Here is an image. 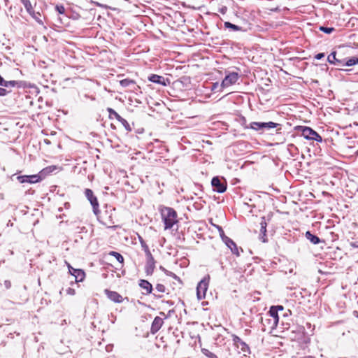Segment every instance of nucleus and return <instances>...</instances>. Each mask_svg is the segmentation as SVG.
<instances>
[{
  "label": "nucleus",
  "mask_w": 358,
  "mask_h": 358,
  "mask_svg": "<svg viewBox=\"0 0 358 358\" xmlns=\"http://www.w3.org/2000/svg\"><path fill=\"white\" fill-rule=\"evenodd\" d=\"M305 236L310 243H312L314 245H317L321 242V240L318 236L313 234L309 231L306 232Z\"/></svg>",
  "instance_id": "22"
},
{
  "label": "nucleus",
  "mask_w": 358,
  "mask_h": 358,
  "mask_svg": "<svg viewBox=\"0 0 358 358\" xmlns=\"http://www.w3.org/2000/svg\"><path fill=\"white\" fill-rule=\"evenodd\" d=\"M319 29L321 31H322L325 34H329L332 33L335 30V29L334 27H323V26L320 27Z\"/></svg>",
  "instance_id": "34"
},
{
  "label": "nucleus",
  "mask_w": 358,
  "mask_h": 358,
  "mask_svg": "<svg viewBox=\"0 0 358 358\" xmlns=\"http://www.w3.org/2000/svg\"><path fill=\"white\" fill-rule=\"evenodd\" d=\"M138 241L141 243V248H142L143 250L144 251L145 254V255L150 254L151 252L148 248V245L146 244V243L145 242L143 238L140 236H138Z\"/></svg>",
  "instance_id": "27"
},
{
  "label": "nucleus",
  "mask_w": 358,
  "mask_h": 358,
  "mask_svg": "<svg viewBox=\"0 0 358 358\" xmlns=\"http://www.w3.org/2000/svg\"><path fill=\"white\" fill-rule=\"evenodd\" d=\"M327 61L329 64H334V66L337 67H341L342 65L344 64L343 59H340L336 57V52L333 51L328 57H327Z\"/></svg>",
  "instance_id": "16"
},
{
  "label": "nucleus",
  "mask_w": 358,
  "mask_h": 358,
  "mask_svg": "<svg viewBox=\"0 0 358 358\" xmlns=\"http://www.w3.org/2000/svg\"><path fill=\"white\" fill-rule=\"evenodd\" d=\"M225 77L220 84V87L222 89L236 84L241 77L238 72L225 71Z\"/></svg>",
  "instance_id": "3"
},
{
  "label": "nucleus",
  "mask_w": 358,
  "mask_h": 358,
  "mask_svg": "<svg viewBox=\"0 0 358 358\" xmlns=\"http://www.w3.org/2000/svg\"><path fill=\"white\" fill-rule=\"evenodd\" d=\"M224 26L225 28L227 29H231L232 31H241L242 30V27H239L238 25H236V24H234L229 22H225L224 24Z\"/></svg>",
  "instance_id": "26"
},
{
  "label": "nucleus",
  "mask_w": 358,
  "mask_h": 358,
  "mask_svg": "<svg viewBox=\"0 0 358 358\" xmlns=\"http://www.w3.org/2000/svg\"><path fill=\"white\" fill-rule=\"evenodd\" d=\"M145 257L146 263L145 266V272L146 273V275H152L155 268L156 262L151 253L145 255Z\"/></svg>",
  "instance_id": "9"
},
{
  "label": "nucleus",
  "mask_w": 358,
  "mask_h": 358,
  "mask_svg": "<svg viewBox=\"0 0 358 358\" xmlns=\"http://www.w3.org/2000/svg\"><path fill=\"white\" fill-rule=\"evenodd\" d=\"M298 130L301 131V135L307 140L315 141L317 142H322V138L321 136L309 127L299 126Z\"/></svg>",
  "instance_id": "2"
},
{
  "label": "nucleus",
  "mask_w": 358,
  "mask_h": 358,
  "mask_svg": "<svg viewBox=\"0 0 358 358\" xmlns=\"http://www.w3.org/2000/svg\"><path fill=\"white\" fill-rule=\"evenodd\" d=\"M10 91L6 90V88L0 87V96H6Z\"/></svg>",
  "instance_id": "39"
},
{
  "label": "nucleus",
  "mask_w": 358,
  "mask_h": 358,
  "mask_svg": "<svg viewBox=\"0 0 358 358\" xmlns=\"http://www.w3.org/2000/svg\"><path fill=\"white\" fill-rule=\"evenodd\" d=\"M155 289H156V291H157L159 292L164 293L166 292V289L164 285L158 283L155 286Z\"/></svg>",
  "instance_id": "36"
},
{
  "label": "nucleus",
  "mask_w": 358,
  "mask_h": 358,
  "mask_svg": "<svg viewBox=\"0 0 358 358\" xmlns=\"http://www.w3.org/2000/svg\"><path fill=\"white\" fill-rule=\"evenodd\" d=\"M223 242L226 244V245L229 248H230V250L233 254L236 255L237 256H239V252H238V248L237 247V245L232 239H231L229 237L224 238Z\"/></svg>",
  "instance_id": "18"
},
{
  "label": "nucleus",
  "mask_w": 358,
  "mask_h": 358,
  "mask_svg": "<svg viewBox=\"0 0 358 358\" xmlns=\"http://www.w3.org/2000/svg\"><path fill=\"white\" fill-rule=\"evenodd\" d=\"M38 24H43V22L41 18V14L39 12H35L32 8V12L28 13Z\"/></svg>",
  "instance_id": "28"
},
{
  "label": "nucleus",
  "mask_w": 358,
  "mask_h": 358,
  "mask_svg": "<svg viewBox=\"0 0 358 358\" xmlns=\"http://www.w3.org/2000/svg\"><path fill=\"white\" fill-rule=\"evenodd\" d=\"M260 234H259V240H261L263 243H266L268 241L266 238V227L267 223L266 221L265 217H261L260 222Z\"/></svg>",
  "instance_id": "14"
},
{
  "label": "nucleus",
  "mask_w": 358,
  "mask_h": 358,
  "mask_svg": "<svg viewBox=\"0 0 358 358\" xmlns=\"http://www.w3.org/2000/svg\"><path fill=\"white\" fill-rule=\"evenodd\" d=\"M164 272L168 276H170V277L173 276V273L171 271H169L166 269H164Z\"/></svg>",
  "instance_id": "44"
},
{
  "label": "nucleus",
  "mask_w": 358,
  "mask_h": 358,
  "mask_svg": "<svg viewBox=\"0 0 358 358\" xmlns=\"http://www.w3.org/2000/svg\"><path fill=\"white\" fill-rule=\"evenodd\" d=\"M58 210H59V211H62V208H59L58 209Z\"/></svg>",
  "instance_id": "53"
},
{
  "label": "nucleus",
  "mask_w": 358,
  "mask_h": 358,
  "mask_svg": "<svg viewBox=\"0 0 358 358\" xmlns=\"http://www.w3.org/2000/svg\"><path fill=\"white\" fill-rule=\"evenodd\" d=\"M236 348L241 349L245 356L247 353H250L248 345L246 344L243 341L238 345H237Z\"/></svg>",
  "instance_id": "25"
},
{
  "label": "nucleus",
  "mask_w": 358,
  "mask_h": 358,
  "mask_svg": "<svg viewBox=\"0 0 358 358\" xmlns=\"http://www.w3.org/2000/svg\"><path fill=\"white\" fill-rule=\"evenodd\" d=\"M148 80L154 83L159 84L163 86H166L170 83L169 78H166L157 74H151L148 77Z\"/></svg>",
  "instance_id": "12"
},
{
  "label": "nucleus",
  "mask_w": 358,
  "mask_h": 358,
  "mask_svg": "<svg viewBox=\"0 0 358 358\" xmlns=\"http://www.w3.org/2000/svg\"><path fill=\"white\" fill-rule=\"evenodd\" d=\"M85 195L90 202L94 213L98 216V213H100V210H99V205L97 198L94 195V192L92 189L87 188L85 190Z\"/></svg>",
  "instance_id": "8"
},
{
  "label": "nucleus",
  "mask_w": 358,
  "mask_h": 358,
  "mask_svg": "<svg viewBox=\"0 0 358 358\" xmlns=\"http://www.w3.org/2000/svg\"><path fill=\"white\" fill-rule=\"evenodd\" d=\"M161 215L165 225V229H171L178 222L177 213L172 208L163 207L161 209Z\"/></svg>",
  "instance_id": "1"
},
{
  "label": "nucleus",
  "mask_w": 358,
  "mask_h": 358,
  "mask_svg": "<svg viewBox=\"0 0 358 358\" xmlns=\"http://www.w3.org/2000/svg\"><path fill=\"white\" fill-rule=\"evenodd\" d=\"M357 108H358V106H357Z\"/></svg>",
  "instance_id": "55"
},
{
  "label": "nucleus",
  "mask_w": 358,
  "mask_h": 358,
  "mask_svg": "<svg viewBox=\"0 0 358 358\" xmlns=\"http://www.w3.org/2000/svg\"><path fill=\"white\" fill-rule=\"evenodd\" d=\"M21 81H16V80H10V81H6L5 82V85H4V87H17V88H20L22 87V85H21Z\"/></svg>",
  "instance_id": "24"
},
{
  "label": "nucleus",
  "mask_w": 358,
  "mask_h": 358,
  "mask_svg": "<svg viewBox=\"0 0 358 358\" xmlns=\"http://www.w3.org/2000/svg\"><path fill=\"white\" fill-rule=\"evenodd\" d=\"M213 225L218 230L220 236V238H221L222 241H224V238H227L228 237V236H227L225 235L224 231V230H223L222 227H220L219 225H217V224H213Z\"/></svg>",
  "instance_id": "33"
},
{
  "label": "nucleus",
  "mask_w": 358,
  "mask_h": 358,
  "mask_svg": "<svg viewBox=\"0 0 358 358\" xmlns=\"http://www.w3.org/2000/svg\"><path fill=\"white\" fill-rule=\"evenodd\" d=\"M210 277H204L197 285L196 295L197 298L201 300L206 297V294L208 290Z\"/></svg>",
  "instance_id": "5"
},
{
  "label": "nucleus",
  "mask_w": 358,
  "mask_h": 358,
  "mask_svg": "<svg viewBox=\"0 0 358 358\" xmlns=\"http://www.w3.org/2000/svg\"><path fill=\"white\" fill-rule=\"evenodd\" d=\"M274 308H276V309H275V310H276V311H278V310H281V311H282V310H284V308H283V306H274Z\"/></svg>",
  "instance_id": "47"
},
{
  "label": "nucleus",
  "mask_w": 358,
  "mask_h": 358,
  "mask_svg": "<svg viewBox=\"0 0 358 358\" xmlns=\"http://www.w3.org/2000/svg\"><path fill=\"white\" fill-rule=\"evenodd\" d=\"M107 111L109 113L110 119L115 118L118 121L121 118V116L114 109L108 108Z\"/></svg>",
  "instance_id": "29"
},
{
  "label": "nucleus",
  "mask_w": 358,
  "mask_h": 358,
  "mask_svg": "<svg viewBox=\"0 0 358 358\" xmlns=\"http://www.w3.org/2000/svg\"><path fill=\"white\" fill-rule=\"evenodd\" d=\"M66 292L67 294L72 296L76 294L75 289L71 287H69L68 289H66Z\"/></svg>",
  "instance_id": "40"
},
{
  "label": "nucleus",
  "mask_w": 358,
  "mask_h": 358,
  "mask_svg": "<svg viewBox=\"0 0 358 358\" xmlns=\"http://www.w3.org/2000/svg\"><path fill=\"white\" fill-rule=\"evenodd\" d=\"M227 10V8L226 6H222L220 9V12L222 13V14H225Z\"/></svg>",
  "instance_id": "45"
},
{
  "label": "nucleus",
  "mask_w": 358,
  "mask_h": 358,
  "mask_svg": "<svg viewBox=\"0 0 358 358\" xmlns=\"http://www.w3.org/2000/svg\"><path fill=\"white\" fill-rule=\"evenodd\" d=\"M211 185L213 188V191L217 193H224L227 190V184L223 178H220L218 176L213 177L211 180Z\"/></svg>",
  "instance_id": "6"
},
{
  "label": "nucleus",
  "mask_w": 358,
  "mask_h": 358,
  "mask_svg": "<svg viewBox=\"0 0 358 358\" xmlns=\"http://www.w3.org/2000/svg\"><path fill=\"white\" fill-rule=\"evenodd\" d=\"M343 62L344 64L342 65V66H352L358 64V57H352L350 58H345L343 59Z\"/></svg>",
  "instance_id": "23"
},
{
  "label": "nucleus",
  "mask_w": 358,
  "mask_h": 358,
  "mask_svg": "<svg viewBox=\"0 0 358 358\" xmlns=\"http://www.w3.org/2000/svg\"><path fill=\"white\" fill-rule=\"evenodd\" d=\"M64 206H65L66 208H69L70 207L69 203H64Z\"/></svg>",
  "instance_id": "50"
},
{
  "label": "nucleus",
  "mask_w": 358,
  "mask_h": 358,
  "mask_svg": "<svg viewBox=\"0 0 358 358\" xmlns=\"http://www.w3.org/2000/svg\"><path fill=\"white\" fill-rule=\"evenodd\" d=\"M104 293L110 300L115 303H121L123 301L122 296L117 292L110 291L108 289H106L104 290Z\"/></svg>",
  "instance_id": "15"
},
{
  "label": "nucleus",
  "mask_w": 358,
  "mask_h": 358,
  "mask_svg": "<svg viewBox=\"0 0 358 358\" xmlns=\"http://www.w3.org/2000/svg\"><path fill=\"white\" fill-rule=\"evenodd\" d=\"M262 324L264 327H268L270 329H274L277 327V322L274 323L273 320L268 316H266L264 318H261Z\"/></svg>",
  "instance_id": "20"
},
{
  "label": "nucleus",
  "mask_w": 358,
  "mask_h": 358,
  "mask_svg": "<svg viewBox=\"0 0 358 358\" xmlns=\"http://www.w3.org/2000/svg\"><path fill=\"white\" fill-rule=\"evenodd\" d=\"M231 338H232V341H233L234 345L236 347L243 341V340L241 338H239L238 336H236L235 334H233L231 336Z\"/></svg>",
  "instance_id": "35"
},
{
  "label": "nucleus",
  "mask_w": 358,
  "mask_h": 358,
  "mask_svg": "<svg viewBox=\"0 0 358 358\" xmlns=\"http://www.w3.org/2000/svg\"><path fill=\"white\" fill-rule=\"evenodd\" d=\"M55 10L59 13V14H64L65 13V8L63 5H56Z\"/></svg>",
  "instance_id": "37"
},
{
  "label": "nucleus",
  "mask_w": 358,
  "mask_h": 358,
  "mask_svg": "<svg viewBox=\"0 0 358 358\" xmlns=\"http://www.w3.org/2000/svg\"><path fill=\"white\" fill-rule=\"evenodd\" d=\"M120 84L122 87H132L131 90L133 91L137 90V89L140 88L139 86L136 85V83L134 80L129 78L121 80L120 81Z\"/></svg>",
  "instance_id": "19"
},
{
  "label": "nucleus",
  "mask_w": 358,
  "mask_h": 358,
  "mask_svg": "<svg viewBox=\"0 0 358 358\" xmlns=\"http://www.w3.org/2000/svg\"><path fill=\"white\" fill-rule=\"evenodd\" d=\"M206 355L210 358H218L216 355L206 350Z\"/></svg>",
  "instance_id": "42"
},
{
  "label": "nucleus",
  "mask_w": 358,
  "mask_h": 358,
  "mask_svg": "<svg viewBox=\"0 0 358 358\" xmlns=\"http://www.w3.org/2000/svg\"><path fill=\"white\" fill-rule=\"evenodd\" d=\"M118 121L122 124L127 131H131L132 128L125 119L121 117Z\"/></svg>",
  "instance_id": "32"
},
{
  "label": "nucleus",
  "mask_w": 358,
  "mask_h": 358,
  "mask_svg": "<svg viewBox=\"0 0 358 358\" xmlns=\"http://www.w3.org/2000/svg\"><path fill=\"white\" fill-rule=\"evenodd\" d=\"M69 273L74 277L75 282H82L85 277V273L82 269H77L73 268L70 264L67 263Z\"/></svg>",
  "instance_id": "10"
},
{
  "label": "nucleus",
  "mask_w": 358,
  "mask_h": 358,
  "mask_svg": "<svg viewBox=\"0 0 358 358\" xmlns=\"http://www.w3.org/2000/svg\"><path fill=\"white\" fill-rule=\"evenodd\" d=\"M241 124L245 129H250V125L247 124L246 119L245 117H241Z\"/></svg>",
  "instance_id": "38"
},
{
  "label": "nucleus",
  "mask_w": 358,
  "mask_h": 358,
  "mask_svg": "<svg viewBox=\"0 0 358 358\" xmlns=\"http://www.w3.org/2000/svg\"><path fill=\"white\" fill-rule=\"evenodd\" d=\"M138 285L143 289V294L148 295L152 293V285L149 281L141 279L138 281Z\"/></svg>",
  "instance_id": "13"
},
{
  "label": "nucleus",
  "mask_w": 358,
  "mask_h": 358,
  "mask_svg": "<svg viewBox=\"0 0 358 358\" xmlns=\"http://www.w3.org/2000/svg\"><path fill=\"white\" fill-rule=\"evenodd\" d=\"M115 208L110 209V211L106 210L103 214L98 213V220L105 226L111 227V224L115 223L114 215L112 211H114Z\"/></svg>",
  "instance_id": "4"
},
{
  "label": "nucleus",
  "mask_w": 358,
  "mask_h": 358,
  "mask_svg": "<svg viewBox=\"0 0 358 358\" xmlns=\"http://www.w3.org/2000/svg\"><path fill=\"white\" fill-rule=\"evenodd\" d=\"M152 295H153L154 298H155V299H161L162 297V295L157 294L155 293H153Z\"/></svg>",
  "instance_id": "48"
},
{
  "label": "nucleus",
  "mask_w": 358,
  "mask_h": 358,
  "mask_svg": "<svg viewBox=\"0 0 358 358\" xmlns=\"http://www.w3.org/2000/svg\"><path fill=\"white\" fill-rule=\"evenodd\" d=\"M218 87H219L218 83H213V86H212V90H215Z\"/></svg>",
  "instance_id": "46"
},
{
  "label": "nucleus",
  "mask_w": 358,
  "mask_h": 358,
  "mask_svg": "<svg viewBox=\"0 0 358 358\" xmlns=\"http://www.w3.org/2000/svg\"><path fill=\"white\" fill-rule=\"evenodd\" d=\"M109 255L110 256H113L114 257H115V259L120 262V263H123L124 262V257H122V255L121 254H120L119 252H115V251H111L109 252Z\"/></svg>",
  "instance_id": "31"
},
{
  "label": "nucleus",
  "mask_w": 358,
  "mask_h": 358,
  "mask_svg": "<svg viewBox=\"0 0 358 358\" xmlns=\"http://www.w3.org/2000/svg\"><path fill=\"white\" fill-rule=\"evenodd\" d=\"M278 124L268 122H252L250 124V129H254L255 131L259 130H268L270 129L275 128Z\"/></svg>",
  "instance_id": "7"
},
{
  "label": "nucleus",
  "mask_w": 358,
  "mask_h": 358,
  "mask_svg": "<svg viewBox=\"0 0 358 358\" xmlns=\"http://www.w3.org/2000/svg\"><path fill=\"white\" fill-rule=\"evenodd\" d=\"M49 169H52V167H51V166H49ZM55 169V167H54V168H52V169Z\"/></svg>",
  "instance_id": "54"
},
{
  "label": "nucleus",
  "mask_w": 358,
  "mask_h": 358,
  "mask_svg": "<svg viewBox=\"0 0 358 358\" xmlns=\"http://www.w3.org/2000/svg\"><path fill=\"white\" fill-rule=\"evenodd\" d=\"M171 277L176 280H180V278L178 276H177L174 273H173V276H171Z\"/></svg>",
  "instance_id": "49"
},
{
  "label": "nucleus",
  "mask_w": 358,
  "mask_h": 358,
  "mask_svg": "<svg viewBox=\"0 0 358 358\" xmlns=\"http://www.w3.org/2000/svg\"><path fill=\"white\" fill-rule=\"evenodd\" d=\"M160 269L164 271V269H165L163 266H160Z\"/></svg>",
  "instance_id": "52"
},
{
  "label": "nucleus",
  "mask_w": 358,
  "mask_h": 358,
  "mask_svg": "<svg viewBox=\"0 0 358 358\" xmlns=\"http://www.w3.org/2000/svg\"><path fill=\"white\" fill-rule=\"evenodd\" d=\"M166 303H169L171 306L173 305V303L172 301H167Z\"/></svg>",
  "instance_id": "51"
},
{
  "label": "nucleus",
  "mask_w": 358,
  "mask_h": 358,
  "mask_svg": "<svg viewBox=\"0 0 358 358\" xmlns=\"http://www.w3.org/2000/svg\"><path fill=\"white\" fill-rule=\"evenodd\" d=\"M17 180L20 183H36L41 180V178L38 175H30V176H20L17 177Z\"/></svg>",
  "instance_id": "11"
},
{
  "label": "nucleus",
  "mask_w": 358,
  "mask_h": 358,
  "mask_svg": "<svg viewBox=\"0 0 358 358\" xmlns=\"http://www.w3.org/2000/svg\"><path fill=\"white\" fill-rule=\"evenodd\" d=\"M4 287L6 289H8L11 287V282L9 280H6L3 282Z\"/></svg>",
  "instance_id": "41"
},
{
  "label": "nucleus",
  "mask_w": 358,
  "mask_h": 358,
  "mask_svg": "<svg viewBox=\"0 0 358 358\" xmlns=\"http://www.w3.org/2000/svg\"><path fill=\"white\" fill-rule=\"evenodd\" d=\"M20 2L24 5L27 13L32 12V5L29 0H20Z\"/></svg>",
  "instance_id": "30"
},
{
  "label": "nucleus",
  "mask_w": 358,
  "mask_h": 358,
  "mask_svg": "<svg viewBox=\"0 0 358 358\" xmlns=\"http://www.w3.org/2000/svg\"><path fill=\"white\" fill-rule=\"evenodd\" d=\"M164 323L163 319L160 317H155L154 320L152 321L151 328H150V332L152 334H156L162 327V324Z\"/></svg>",
  "instance_id": "17"
},
{
  "label": "nucleus",
  "mask_w": 358,
  "mask_h": 358,
  "mask_svg": "<svg viewBox=\"0 0 358 358\" xmlns=\"http://www.w3.org/2000/svg\"><path fill=\"white\" fill-rule=\"evenodd\" d=\"M276 308H274V306H271L270 308L269 311L268 312L266 316L269 317L270 318L273 320V322L278 323L279 322V315L278 311H276Z\"/></svg>",
  "instance_id": "21"
},
{
  "label": "nucleus",
  "mask_w": 358,
  "mask_h": 358,
  "mask_svg": "<svg viewBox=\"0 0 358 358\" xmlns=\"http://www.w3.org/2000/svg\"><path fill=\"white\" fill-rule=\"evenodd\" d=\"M324 57V53L323 52H320V53H318L315 56V58L317 60H320L321 59H322L323 57Z\"/></svg>",
  "instance_id": "43"
}]
</instances>
